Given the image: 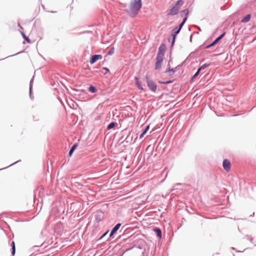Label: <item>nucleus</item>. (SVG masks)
I'll return each mask as SVG.
<instances>
[{"label":"nucleus","mask_w":256,"mask_h":256,"mask_svg":"<svg viewBox=\"0 0 256 256\" xmlns=\"http://www.w3.org/2000/svg\"><path fill=\"white\" fill-rule=\"evenodd\" d=\"M142 6L141 0H132L130 4L128 14L131 17H134Z\"/></svg>","instance_id":"nucleus-1"},{"label":"nucleus","mask_w":256,"mask_h":256,"mask_svg":"<svg viewBox=\"0 0 256 256\" xmlns=\"http://www.w3.org/2000/svg\"><path fill=\"white\" fill-rule=\"evenodd\" d=\"M183 4V2L182 0H178L176 4L171 8L170 12L168 14L169 15L174 16L178 14L180 6Z\"/></svg>","instance_id":"nucleus-2"},{"label":"nucleus","mask_w":256,"mask_h":256,"mask_svg":"<svg viewBox=\"0 0 256 256\" xmlns=\"http://www.w3.org/2000/svg\"><path fill=\"white\" fill-rule=\"evenodd\" d=\"M146 82L148 84V86L149 87V88L153 92H155L157 88L156 85L152 80H149L148 78H146Z\"/></svg>","instance_id":"nucleus-3"},{"label":"nucleus","mask_w":256,"mask_h":256,"mask_svg":"<svg viewBox=\"0 0 256 256\" xmlns=\"http://www.w3.org/2000/svg\"><path fill=\"white\" fill-rule=\"evenodd\" d=\"M224 168L227 172H228L231 168L230 162L228 160H224L222 163Z\"/></svg>","instance_id":"nucleus-4"},{"label":"nucleus","mask_w":256,"mask_h":256,"mask_svg":"<svg viewBox=\"0 0 256 256\" xmlns=\"http://www.w3.org/2000/svg\"><path fill=\"white\" fill-rule=\"evenodd\" d=\"M102 58V56L100 54L94 55L91 57L90 60V63L91 64H94L97 60H101Z\"/></svg>","instance_id":"nucleus-5"},{"label":"nucleus","mask_w":256,"mask_h":256,"mask_svg":"<svg viewBox=\"0 0 256 256\" xmlns=\"http://www.w3.org/2000/svg\"><path fill=\"white\" fill-rule=\"evenodd\" d=\"M121 226L120 224H118L112 230L110 236H112L114 234H115L116 231L119 229Z\"/></svg>","instance_id":"nucleus-6"},{"label":"nucleus","mask_w":256,"mask_h":256,"mask_svg":"<svg viewBox=\"0 0 256 256\" xmlns=\"http://www.w3.org/2000/svg\"><path fill=\"white\" fill-rule=\"evenodd\" d=\"M180 30L179 28H176L174 29L173 30V34H172V36H173V42H172V43L174 42V40H175V38H176V35L178 34V32H180Z\"/></svg>","instance_id":"nucleus-7"},{"label":"nucleus","mask_w":256,"mask_h":256,"mask_svg":"<svg viewBox=\"0 0 256 256\" xmlns=\"http://www.w3.org/2000/svg\"><path fill=\"white\" fill-rule=\"evenodd\" d=\"M188 14V9L184 10H182L180 12L181 16L187 17V16Z\"/></svg>","instance_id":"nucleus-8"},{"label":"nucleus","mask_w":256,"mask_h":256,"mask_svg":"<svg viewBox=\"0 0 256 256\" xmlns=\"http://www.w3.org/2000/svg\"><path fill=\"white\" fill-rule=\"evenodd\" d=\"M164 56V55H163V54H162L161 52L158 53L156 58V60L161 61L162 62Z\"/></svg>","instance_id":"nucleus-9"},{"label":"nucleus","mask_w":256,"mask_h":256,"mask_svg":"<svg viewBox=\"0 0 256 256\" xmlns=\"http://www.w3.org/2000/svg\"><path fill=\"white\" fill-rule=\"evenodd\" d=\"M150 128V126L148 125L146 126L144 132H142V134L140 135V138H142L144 134L147 132L148 130Z\"/></svg>","instance_id":"nucleus-10"},{"label":"nucleus","mask_w":256,"mask_h":256,"mask_svg":"<svg viewBox=\"0 0 256 256\" xmlns=\"http://www.w3.org/2000/svg\"><path fill=\"white\" fill-rule=\"evenodd\" d=\"M250 18V14L246 15L242 20V22L246 23L248 22Z\"/></svg>","instance_id":"nucleus-11"},{"label":"nucleus","mask_w":256,"mask_h":256,"mask_svg":"<svg viewBox=\"0 0 256 256\" xmlns=\"http://www.w3.org/2000/svg\"><path fill=\"white\" fill-rule=\"evenodd\" d=\"M165 46L164 45H161L160 47L158 48V53H162L164 55V52H165Z\"/></svg>","instance_id":"nucleus-12"},{"label":"nucleus","mask_w":256,"mask_h":256,"mask_svg":"<svg viewBox=\"0 0 256 256\" xmlns=\"http://www.w3.org/2000/svg\"><path fill=\"white\" fill-rule=\"evenodd\" d=\"M135 80H136V85L138 86V88L141 90H143V88L141 84L138 81V78H135Z\"/></svg>","instance_id":"nucleus-13"},{"label":"nucleus","mask_w":256,"mask_h":256,"mask_svg":"<svg viewBox=\"0 0 256 256\" xmlns=\"http://www.w3.org/2000/svg\"><path fill=\"white\" fill-rule=\"evenodd\" d=\"M162 62L156 60V69H159L162 66Z\"/></svg>","instance_id":"nucleus-14"},{"label":"nucleus","mask_w":256,"mask_h":256,"mask_svg":"<svg viewBox=\"0 0 256 256\" xmlns=\"http://www.w3.org/2000/svg\"><path fill=\"white\" fill-rule=\"evenodd\" d=\"M78 145L76 144H74L72 148L70 149V152H69V155L70 156H71L72 154L73 153L74 151L76 150V148H77Z\"/></svg>","instance_id":"nucleus-15"},{"label":"nucleus","mask_w":256,"mask_h":256,"mask_svg":"<svg viewBox=\"0 0 256 256\" xmlns=\"http://www.w3.org/2000/svg\"><path fill=\"white\" fill-rule=\"evenodd\" d=\"M88 90L90 92H92V93H94L96 92V88L92 86H91L89 87L88 88Z\"/></svg>","instance_id":"nucleus-16"},{"label":"nucleus","mask_w":256,"mask_h":256,"mask_svg":"<svg viewBox=\"0 0 256 256\" xmlns=\"http://www.w3.org/2000/svg\"><path fill=\"white\" fill-rule=\"evenodd\" d=\"M11 246H12V254L14 255L15 254V252H16V248H15V244L14 241L12 242Z\"/></svg>","instance_id":"nucleus-17"},{"label":"nucleus","mask_w":256,"mask_h":256,"mask_svg":"<svg viewBox=\"0 0 256 256\" xmlns=\"http://www.w3.org/2000/svg\"><path fill=\"white\" fill-rule=\"evenodd\" d=\"M155 232H156L158 236L160 238L162 237V232H161L159 228H156L155 230Z\"/></svg>","instance_id":"nucleus-18"},{"label":"nucleus","mask_w":256,"mask_h":256,"mask_svg":"<svg viewBox=\"0 0 256 256\" xmlns=\"http://www.w3.org/2000/svg\"><path fill=\"white\" fill-rule=\"evenodd\" d=\"M22 34L24 38V39L28 42L31 43V40L24 34V32H22Z\"/></svg>","instance_id":"nucleus-19"},{"label":"nucleus","mask_w":256,"mask_h":256,"mask_svg":"<svg viewBox=\"0 0 256 256\" xmlns=\"http://www.w3.org/2000/svg\"><path fill=\"white\" fill-rule=\"evenodd\" d=\"M115 125H116L115 122H111L108 125L107 128L108 130H110V129L113 128L115 126Z\"/></svg>","instance_id":"nucleus-20"},{"label":"nucleus","mask_w":256,"mask_h":256,"mask_svg":"<svg viewBox=\"0 0 256 256\" xmlns=\"http://www.w3.org/2000/svg\"><path fill=\"white\" fill-rule=\"evenodd\" d=\"M187 20V17H185L184 18V20H183V21L180 24V26H179V29L180 30L182 28V27L183 25L185 23V22H186Z\"/></svg>","instance_id":"nucleus-21"},{"label":"nucleus","mask_w":256,"mask_h":256,"mask_svg":"<svg viewBox=\"0 0 256 256\" xmlns=\"http://www.w3.org/2000/svg\"><path fill=\"white\" fill-rule=\"evenodd\" d=\"M174 70L173 68H168V69L166 71V72H169L170 75H172L174 73Z\"/></svg>","instance_id":"nucleus-22"},{"label":"nucleus","mask_w":256,"mask_h":256,"mask_svg":"<svg viewBox=\"0 0 256 256\" xmlns=\"http://www.w3.org/2000/svg\"><path fill=\"white\" fill-rule=\"evenodd\" d=\"M224 34H222V35H220L219 37H218L214 41H215V42H218L222 38V37L224 36Z\"/></svg>","instance_id":"nucleus-23"},{"label":"nucleus","mask_w":256,"mask_h":256,"mask_svg":"<svg viewBox=\"0 0 256 256\" xmlns=\"http://www.w3.org/2000/svg\"><path fill=\"white\" fill-rule=\"evenodd\" d=\"M224 34H222V35H220L219 37H218L214 41H215V42H218L222 38V37L224 36Z\"/></svg>","instance_id":"nucleus-24"},{"label":"nucleus","mask_w":256,"mask_h":256,"mask_svg":"<svg viewBox=\"0 0 256 256\" xmlns=\"http://www.w3.org/2000/svg\"><path fill=\"white\" fill-rule=\"evenodd\" d=\"M224 34H222V35H220L219 37H218L214 41H215V42H218L222 38V37L224 36Z\"/></svg>","instance_id":"nucleus-25"},{"label":"nucleus","mask_w":256,"mask_h":256,"mask_svg":"<svg viewBox=\"0 0 256 256\" xmlns=\"http://www.w3.org/2000/svg\"><path fill=\"white\" fill-rule=\"evenodd\" d=\"M114 48H112L108 52V54L112 55L114 53Z\"/></svg>","instance_id":"nucleus-26"},{"label":"nucleus","mask_w":256,"mask_h":256,"mask_svg":"<svg viewBox=\"0 0 256 256\" xmlns=\"http://www.w3.org/2000/svg\"><path fill=\"white\" fill-rule=\"evenodd\" d=\"M208 66L209 65L208 64H204L202 66L199 68H201V70H203V69L207 68Z\"/></svg>","instance_id":"nucleus-27"},{"label":"nucleus","mask_w":256,"mask_h":256,"mask_svg":"<svg viewBox=\"0 0 256 256\" xmlns=\"http://www.w3.org/2000/svg\"><path fill=\"white\" fill-rule=\"evenodd\" d=\"M201 70V68H198V71L196 72L194 74V75L193 76V78H195L196 76L198 74L200 73V71Z\"/></svg>","instance_id":"nucleus-28"},{"label":"nucleus","mask_w":256,"mask_h":256,"mask_svg":"<svg viewBox=\"0 0 256 256\" xmlns=\"http://www.w3.org/2000/svg\"><path fill=\"white\" fill-rule=\"evenodd\" d=\"M103 69L106 71L104 74H106L107 72H109V70L106 68H104Z\"/></svg>","instance_id":"nucleus-29"},{"label":"nucleus","mask_w":256,"mask_h":256,"mask_svg":"<svg viewBox=\"0 0 256 256\" xmlns=\"http://www.w3.org/2000/svg\"><path fill=\"white\" fill-rule=\"evenodd\" d=\"M108 231L106 232H105L102 236L100 238H102L103 237H104L105 236H106L107 234L108 233Z\"/></svg>","instance_id":"nucleus-30"},{"label":"nucleus","mask_w":256,"mask_h":256,"mask_svg":"<svg viewBox=\"0 0 256 256\" xmlns=\"http://www.w3.org/2000/svg\"><path fill=\"white\" fill-rule=\"evenodd\" d=\"M216 42H215V41H214L208 47L211 46L215 44Z\"/></svg>","instance_id":"nucleus-31"},{"label":"nucleus","mask_w":256,"mask_h":256,"mask_svg":"<svg viewBox=\"0 0 256 256\" xmlns=\"http://www.w3.org/2000/svg\"><path fill=\"white\" fill-rule=\"evenodd\" d=\"M170 82H170H170H164V83H165V84H168V83H170Z\"/></svg>","instance_id":"nucleus-32"}]
</instances>
